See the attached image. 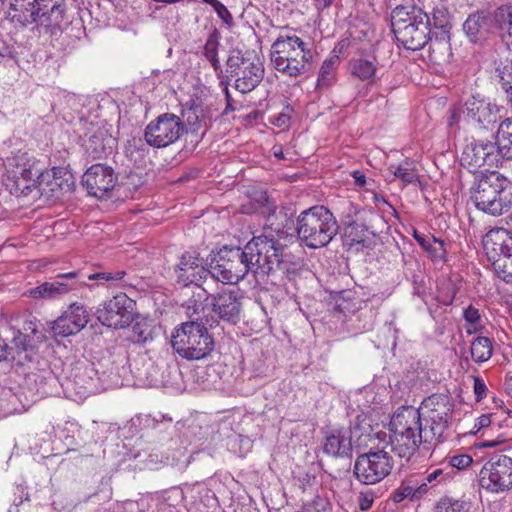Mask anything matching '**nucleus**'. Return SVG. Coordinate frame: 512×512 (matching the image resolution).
<instances>
[{
    "instance_id": "nucleus-21",
    "label": "nucleus",
    "mask_w": 512,
    "mask_h": 512,
    "mask_svg": "<svg viewBox=\"0 0 512 512\" xmlns=\"http://www.w3.org/2000/svg\"><path fill=\"white\" fill-rule=\"evenodd\" d=\"M175 277L178 285L187 287L191 284L198 286L209 276L206 263L201 265L196 254L185 252L175 267Z\"/></svg>"
},
{
    "instance_id": "nucleus-47",
    "label": "nucleus",
    "mask_w": 512,
    "mask_h": 512,
    "mask_svg": "<svg viewBox=\"0 0 512 512\" xmlns=\"http://www.w3.org/2000/svg\"><path fill=\"white\" fill-rule=\"evenodd\" d=\"M12 344L18 350V354L21 352H33L35 349V343L31 336L20 331L14 335Z\"/></svg>"
},
{
    "instance_id": "nucleus-27",
    "label": "nucleus",
    "mask_w": 512,
    "mask_h": 512,
    "mask_svg": "<svg viewBox=\"0 0 512 512\" xmlns=\"http://www.w3.org/2000/svg\"><path fill=\"white\" fill-rule=\"evenodd\" d=\"M429 60L437 65L448 63L452 56L448 31H441L435 38H428Z\"/></svg>"
},
{
    "instance_id": "nucleus-53",
    "label": "nucleus",
    "mask_w": 512,
    "mask_h": 512,
    "mask_svg": "<svg viewBox=\"0 0 512 512\" xmlns=\"http://www.w3.org/2000/svg\"><path fill=\"white\" fill-rule=\"evenodd\" d=\"M374 499L375 493L372 490L368 489L360 492L357 500L359 509L361 511L369 510L373 505Z\"/></svg>"
},
{
    "instance_id": "nucleus-2",
    "label": "nucleus",
    "mask_w": 512,
    "mask_h": 512,
    "mask_svg": "<svg viewBox=\"0 0 512 512\" xmlns=\"http://www.w3.org/2000/svg\"><path fill=\"white\" fill-rule=\"evenodd\" d=\"M242 249L247 258L249 272L255 277L288 270L290 255L286 252V246L272 235L254 236Z\"/></svg>"
},
{
    "instance_id": "nucleus-52",
    "label": "nucleus",
    "mask_w": 512,
    "mask_h": 512,
    "mask_svg": "<svg viewBox=\"0 0 512 512\" xmlns=\"http://www.w3.org/2000/svg\"><path fill=\"white\" fill-rule=\"evenodd\" d=\"M473 459L468 454H460L454 455L449 458L448 465L449 467H455L459 470L466 469L471 465Z\"/></svg>"
},
{
    "instance_id": "nucleus-29",
    "label": "nucleus",
    "mask_w": 512,
    "mask_h": 512,
    "mask_svg": "<svg viewBox=\"0 0 512 512\" xmlns=\"http://www.w3.org/2000/svg\"><path fill=\"white\" fill-rule=\"evenodd\" d=\"M413 237L433 261H445L447 250L443 240L431 234L419 233L417 230H414Z\"/></svg>"
},
{
    "instance_id": "nucleus-50",
    "label": "nucleus",
    "mask_w": 512,
    "mask_h": 512,
    "mask_svg": "<svg viewBox=\"0 0 512 512\" xmlns=\"http://www.w3.org/2000/svg\"><path fill=\"white\" fill-rule=\"evenodd\" d=\"M330 502L327 498L316 496L306 503L303 512H330Z\"/></svg>"
},
{
    "instance_id": "nucleus-10",
    "label": "nucleus",
    "mask_w": 512,
    "mask_h": 512,
    "mask_svg": "<svg viewBox=\"0 0 512 512\" xmlns=\"http://www.w3.org/2000/svg\"><path fill=\"white\" fill-rule=\"evenodd\" d=\"M483 249L495 274L512 283V232L505 228L489 230L482 240Z\"/></svg>"
},
{
    "instance_id": "nucleus-41",
    "label": "nucleus",
    "mask_w": 512,
    "mask_h": 512,
    "mask_svg": "<svg viewBox=\"0 0 512 512\" xmlns=\"http://www.w3.org/2000/svg\"><path fill=\"white\" fill-rule=\"evenodd\" d=\"M203 3L210 5L218 18L222 21L223 26L228 29H231L235 26V22L232 14L228 10V8L219 0H201Z\"/></svg>"
},
{
    "instance_id": "nucleus-20",
    "label": "nucleus",
    "mask_w": 512,
    "mask_h": 512,
    "mask_svg": "<svg viewBox=\"0 0 512 512\" xmlns=\"http://www.w3.org/2000/svg\"><path fill=\"white\" fill-rule=\"evenodd\" d=\"M243 295L238 288H223L212 294L210 308L221 319L237 324L241 319Z\"/></svg>"
},
{
    "instance_id": "nucleus-44",
    "label": "nucleus",
    "mask_w": 512,
    "mask_h": 512,
    "mask_svg": "<svg viewBox=\"0 0 512 512\" xmlns=\"http://www.w3.org/2000/svg\"><path fill=\"white\" fill-rule=\"evenodd\" d=\"M346 235L350 244H363L367 238V229L364 225L351 223L347 227Z\"/></svg>"
},
{
    "instance_id": "nucleus-23",
    "label": "nucleus",
    "mask_w": 512,
    "mask_h": 512,
    "mask_svg": "<svg viewBox=\"0 0 512 512\" xmlns=\"http://www.w3.org/2000/svg\"><path fill=\"white\" fill-rule=\"evenodd\" d=\"M88 319L84 306L73 303L53 322L51 327L53 335L67 337L77 334L87 325Z\"/></svg>"
},
{
    "instance_id": "nucleus-15",
    "label": "nucleus",
    "mask_w": 512,
    "mask_h": 512,
    "mask_svg": "<svg viewBox=\"0 0 512 512\" xmlns=\"http://www.w3.org/2000/svg\"><path fill=\"white\" fill-rule=\"evenodd\" d=\"M186 131L185 124L178 116L164 113L146 126L144 138L154 148H165L175 143Z\"/></svg>"
},
{
    "instance_id": "nucleus-25",
    "label": "nucleus",
    "mask_w": 512,
    "mask_h": 512,
    "mask_svg": "<svg viewBox=\"0 0 512 512\" xmlns=\"http://www.w3.org/2000/svg\"><path fill=\"white\" fill-rule=\"evenodd\" d=\"M380 45H377L370 56H361L352 58L349 61L350 73L361 81H372L378 67H383L384 63L379 58Z\"/></svg>"
},
{
    "instance_id": "nucleus-55",
    "label": "nucleus",
    "mask_w": 512,
    "mask_h": 512,
    "mask_svg": "<svg viewBox=\"0 0 512 512\" xmlns=\"http://www.w3.org/2000/svg\"><path fill=\"white\" fill-rule=\"evenodd\" d=\"M48 172L51 174V177L49 178V180L44 181L43 187L45 188V190L43 191V193H45L46 191L55 192L58 189H62V183L59 182L57 178V170L53 169L52 171Z\"/></svg>"
},
{
    "instance_id": "nucleus-12",
    "label": "nucleus",
    "mask_w": 512,
    "mask_h": 512,
    "mask_svg": "<svg viewBox=\"0 0 512 512\" xmlns=\"http://www.w3.org/2000/svg\"><path fill=\"white\" fill-rule=\"evenodd\" d=\"M27 16H20L21 26L36 24L51 35L62 32L68 25L65 0H32Z\"/></svg>"
},
{
    "instance_id": "nucleus-54",
    "label": "nucleus",
    "mask_w": 512,
    "mask_h": 512,
    "mask_svg": "<svg viewBox=\"0 0 512 512\" xmlns=\"http://www.w3.org/2000/svg\"><path fill=\"white\" fill-rule=\"evenodd\" d=\"M463 317L465 321L473 328L476 329V325L480 321V313L477 308L472 305H469L463 311Z\"/></svg>"
},
{
    "instance_id": "nucleus-61",
    "label": "nucleus",
    "mask_w": 512,
    "mask_h": 512,
    "mask_svg": "<svg viewBox=\"0 0 512 512\" xmlns=\"http://www.w3.org/2000/svg\"><path fill=\"white\" fill-rule=\"evenodd\" d=\"M0 57L5 58H14V50L10 46H8L5 42L0 40Z\"/></svg>"
},
{
    "instance_id": "nucleus-34",
    "label": "nucleus",
    "mask_w": 512,
    "mask_h": 512,
    "mask_svg": "<svg viewBox=\"0 0 512 512\" xmlns=\"http://www.w3.org/2000/svg\"><path fill=\"white\" fill-rule=\"evenodd\" d=\"M7 187L10 192L16 196H27L34 189H37L40 194H43L45 188L43 187L44 181H40L37 179H28L24 178H10L8 177Z\"/></svg>"
},
{
    "instance_id": "nucleus-3",
    "label": "nucleus",
    "mask_w": 512,
    "mask_h": 512,
    "mask_svg": "<svg viewBox=\"0 0 512 512\" xmlns=\"http://www.w3.org/2000/svg\"><path fill=\"white\" fill-rule=\"evenodd\" d=\"M270 60L278 72L296 78L312 70L313 52L300 37L281 35L271 46Z\"/></svg>"
},
{
    "instance_id": "nucleus-45",
    "label": "nucleus",
    "mask_w": 512,
    "mask_h": 512,
    "mask_svg": "<svg viewBox=\"0 0 512 512\" xmlns=\"http://www.w3.org/2000/svg\"><path fill=\"white\" fill-rule=\"evenodd\" d=\"M31 2L32 0H13V2L10 3V10L13 11V14L9 12L12 21L21 25L20 16H27V14H29L30 7L32 6Z\"/></svg>"
},
{
    "instance_id": "nucleus-58",
    "label": "nucleus",
    "mask_w": 512,
    "mask_h": 512,
    "mask_svg": "<svg viewBox=\"0 0 512 512\" xmlns=\"http://www.w3.org/2000/svg\"><path fill=\"white\" fill-rule=\"evenodd\" d=\"M444 470L441 468H437L429 473L424 479L431 485L435 486L436 483H439L443 478Z\"/></svg>"
},
{
    "instance_id": "nucleus-4",
    "label": "nucleus",
    "mask_w": 512,
    "mask_h": 512,
    "mask_svg": "<svg viewBox=\"0 0 512 512\" xmlns=\"http://www.w3.org/2000/svg\"><path fill=\"white\" fill-rule=\"evenodd\" d=\"M339 224L334 214L323 205L303 210L297 217L298 239L308 248L327 246L338 234Z\"/></svg>"
},
{
    "instance_id": "nucleus-19",
    "label": "nucleus",
    "mask_w": 512,
    "mask_h": 512,
    "mask_svg": "<svg viewBox=\"0 0 512 512\" xmlns=\"http://www.w3.org/2000/svg\"><path fill=\"white\" fill-rule=\"evenodd\" d=\"M131 310L132 300L125 294H119L105 302L103 307L97 310V318L107 327L120 329L132 322Z\"/></svg>"
},
{
    "instance_id": "nucleus-17",
    "label": "nucleus",
    "mask_w": 512,
    "mask_h": 512,
    "mask_svg": "<svg viewBox=\"0 0 512 512\" xmlns=\"http://www.w3.org/2000/svg\"><path fill=\"white\" fill-rule=\"evenodd\" d=\"M118 182V175L111 166L97 163L82 176V185L90 196L98 199L109 197Z\"/></svg>"
},
{
    "instance_id": "nucleus-38",
    "label": "nucleus",
    "mask_w": 512,
    "mask_h": 512,
    "mask_svg": "<svg viewBox=\"0 0 512 512\" xmlns=\"http://www.w3.org/2000/svg\"><path fill=\"white\" fill-rule=\"evenodd\" d=\"M492 341L488 337L479 336L471 343V356L476 363L488 361L492 356Z\"/></svg>"
},
{
    "instance_id": "nucleus-7",
    "label": "nucleus",
    "mask_w": 512,
    "mask_h": 512,
    "mask_svg": "<svg viewBox=\"0 0 512 512\" xmlns=\"http://www.w3.org/2000/svg\"><path fill=\"white\" fill-rule=\"evenodd\" d=\"M174 351L186 360H201L214 350V339L207 327L198 320L187 321L176 327L171 336Z\"/></svg>"
},
{
    "instance_id": "nucleus-42",
    "label": "nucleus",
    "mask_w": 512,
    "mask_h": 512,
    "mask_svg": "<svg viewBox=\"0 0 512 512\" xmlns=\"http://www.w3.org/2000/svg\"><path fill=\"white\" fill-rule=\"evenodd\" d=\"M456 294V285L452 281H445L438 288V294L436 298L440 304L449 306L453 303Z\"/></svg>"
},
{
    "instance_id": "nucleus-62",
    "label": "nucleus",
    "mask_w": 512,
    "mask_h": 512,
    "mask_svg": "<svg viewBox=\"0 0 512 512\" xmlns=\"http://www.w3.org/2000/svg\"><path fill=\"white\" fill-rule=\"evenodd\" d=\"M419 276L414 275L413 276V283H414V293L418 296H422L424 294V289L421 286V283L423 282V279H418Z\"/></svg>"
},
{
    "instance_id": "nucleus-22",
    "label": "nucleus",
    "mask_w": 512,
    "mask_h": 512,
    "mask_svg": "<svg viewBox=\"0 0 512 512\" xmlns=\"http://www.w3.org/2000/svg\"><path fill=\"white\" fill-rule=\"evenodd\" d=\"M78 271H70L56 275L53 281L44 282L29 290V296L36 299H58L76 288Z\"/></svg>"
},
{
    "instance_id": "nucleus-24",
    "label": "nucleus",
    "mask_w": 512,
    "mask_h": 512,
    "mask_svg": "<svg viewBox=\"0 0 512 512\" xmlns=\"http://www.w3.org/2000/svg\"><path fill=\"white\" fill-rule=\"evenodd\" d=\"M115 145L116 139L104 127L92 125L91 129H89L85 150L87 155L93 160L102 159L111 154Z\"/></svg>"
},
{
    "instance_id": "nucleus-57",
    "label": "nucleus",
    "mask_w": 512,
    "mask_h": 512,
    "mask_svg": "<svg viewBox=\"0 0 512 512\" xmlns=\"http://www.w3.org/2000/svg\"><path fill=\"white\" fill-rule=\"evenodd\" d=\"M486 384L480 378H474V393L476 396V400L480 401L486 396Z\"/></svg>"
},
{
    "instance_id": "nucleus-30",
    "label": "nucleus",
    "mask_w": 512,
    "mask_h": 512,
    "mask_svg": "<svg viewBox=\"0 0 512 512\" xmlns=\"http://www.w3.org/2000/svg\"><path fill=\"white\" fill-rule=\"evenodd\" d=\"M494 21L503 43L512 52V5L497 8Z\"/></svg>"
},
{
    "instance_id": "nucleus-33",
    "label": "nucleus",
    "mask_w": 512,
    "mask_h": 512,
    "mask_svg": "<svg viewBox=\"0 0 512 512\" xmlns=\"http://www.w3.org/2000/svg\"><path fill=\"white\" fill-rule=\"evenodd\" d=\"M496 138L499 142L500 153L503 159H512V117L500 122L496 131Z\"/></svg>"
},
{
    "instance_id": "nucleus-49",
    "label": "nucleus",
    "mask_w": 512,
    "mask_h": 512,
    "mask_svg": "<svg viewBox=\"0 0 512 512\" xmlns=\"http://www.w3.org/2000/svg\"><path fill=\"white\" fill-rule=\"evenodd\" d=\"M392 499L396 503H400L405 499L410 501H416L415 492L413 491V485L410 483L401 484L392 495Z\"/></svg>"
},
{
    "instance_id": "nucleus-31",
    "label": "nucleus",
    "mask_w": 512,
    "mask_h": 512,
    "mask_svg": "<svg viewBox=\"0 0 512 512\" xmlns=\"http://www.w3.org/2000/svg\"><path fill=\"white\" fill-rule=\"evenodd\" d=\"M388 171L394 176L395 179H399L404 187L407 185L416 184L419 181L416 164L410 159H406L397 165L391 164L388 167Z\"/></svg>"
},
{
    "instance_id": "nucleus-5",
    "label": "nucleus",
    "mask_w": 512,
    "mask_h": 512,
    "mask_svg": "<svg viewBox=\"0 0 512 512\" xmlns=\"http://www.w3.org/2000/svg\"><path fill=\"white\" fill-rule=\"evenodd\" d=\"M391 26L399 43L408 50H420L428 43L431 21L422 9L398 6L391 14Z\"/></svg>"
},
{
    "instance_id": "nucleus-46",
    "label": "nucleus",
    "mask_w": 512,
    "mask_h": 512,
    "mask_svg": "<svg viewBox=\"0 0 512 512\" xmlns=\"http://www.w3.org/2000/svg\"><path fill=\"white\" fill-rule=\"evenodd\" d=\"M130 339L134 343L144 344L152 339L151 330L145 323H135L132 326Z\"/></svg>"
},
{
    "instance_id": "nucleus-1",
    "label": "nucleus",
    "mask_w": 512,
    "mask_h": 512,
    "mask_svg": "<svg viewBox=\"0 0 512 512\" xmlns=\"http://www.w3.org/2000/svg\"><path fill=\"white\" fill-rule=\"evenodd\" d=\"M420 416L412 406L400 407L390 421L389 440L384 448L408 461L418 450L420 444L438 442L435 438H425L427 431L420 425Z\"/></svg>"
},
{
    "instance_id": "nucleus-9",
    "label": "nucleus",
    "mask_w": 512,
    "mask_h": 512,
    "mask_svg": "<svg viewBox=\"0 0 512 512\" xmlns=\"http://www.w3.org/2000/svg\"><path fill=\"white\" fill-rule=\"evenodd\" d=\"M451 397L444 393H435L425 398L415 411L420 416V425L427 431L425 438L432 437L441 442L444 439L453 413Z\"/></svg>"
},
{
    "instance_id": "nucleus-40",
    "label": "nucleus",
    "mask_w": 512,
    "mask_h": 512,
    "mask_svg": "<svg viewBox=\"0 0 512 512\" xmlns=\"http://www.w3.org/2000/svg\"><path fill=\"white\" fill-rule=\"evenodd\" d=\"M202 112L203 109L200 106H191L183 110L182 115L191 132H197L205 121Z\"/></svg>"
},
{
    "instance_id": "nucleus-13",
    "label": "nucleus",
    "mask_w": 512,
    "mask_h": 512,
    "mask_svg": "<svg viewBox=\"0 0 512 512\" xmlns=\"http://www.w3.org/2000/svg\"><path fill=\"white\" fill-rule=\"evenodd\" d=\"M227 71L235 78V89L246 94L254 90L264 77L260 59L244 57L239 50L232 51L227 59Z\"/></svg>"
},
{
    "instance_id": "nucleus-11",
    "label": "nucleus",
    "mask_w": 512,
    "mask_h": 512,
    "mask_svg": "<svg viewBox=\"0 0 512 512\" xmlns=\"http://www.w3.org/2000/svg\"><path fill=\"white\" fill-rule=\"evenodd\" d=\"M394 466L395 460L390 451L386 450L384 446L382 448L375 447L357 456L353 474L360 483L373 485L386 478Z\"/></svg>"
},
{
    "instance_id": "nucleus-28",
    "label": "nucleus",
    "mask_w": 512,
    "mask_h": 512,
    "mask_svg": "<svg viewBox=\"0 0 512 512\" xmlns=\"http://www.w3.org/2000/svg\"><path fill=\"white\" fill-rule=\"evenodd\" d=\"M463 30L473 43H480L489 33V19L481 13L470 15L463 24Z\"/></svg>"
},
{
    "instance_id": "nucleus-32",
    "label": "nucleus",
    "mask_w": 512,
    "mask_h": 512,
    "mask_svg": "<svg viewBox=\"0 0 512 512\" xmlns=\"http://www.w3.org/2000/svg\"><path fill=\"white\" fill-rule=\"evenodd\" d=\"M10 178H24L25 180L37 179L40 181L49 180L51 174L49 172H44L40 167H38L35 162H24L23 164L16 163L15 167L9 172Z\"/></svg>"
},
{
    "instance_id": "nucleus-48",
    "label": "nucleus",
    "mask_w": 512,
    "mask_h": 512,
    "mask_svg": "<svg viewBox=\"0 0 512 512\" xmlns=\"http://www.w3.org/2000/svg\"><path fill=\"white\" fill-rule=\"evenodd\" d=\"M219 79V86L221 87L223 93H224V96H225V100H226V107L224 108L223 110V115H228L229 113L231 112H234L236 110V106H235V102L230 94V91H229V83H230V80L228 78V76H224L222 75L221 78H218Z\"/></svg>"
},
{
    "instance_id": "nucleus-16",
    "label": "nucleus",
    "mask_w": 512,
    "mask_h": 512,
    "mask_svg": "<svg viewBox=\"0 0 512 512\" xmlns=\"http://www.w3.org/2000/svg\"><path fill=\"white\" fill-rule=\"evenodd\" d=\"M499 142L473 141L463 150L461 162L472 169L487 166L488 168L499 167L503 163V156L500 153Z\"/></svg>"
},
{
    "instance_id": "nucleus-63",
    "label": "nucleus",
    "mask_w": 512,
    "mask_h": 512,
    "mask_svg": "<svg viewBox=\"0 0 512 512\" xmlns=\"http://www.w3.org/2000/svg\"><path fill=\"white\" fill-rule=\"evenodd\" d=\"M334 0H314V5L318 10H323L332 5Z\"/></svg>"
},
{
    "instance_id": "nucleus-59",
    "label": "nucleus",
    "mask_w": 512,
    "mask_h": 512,
    "mask_svg": "<svg viewBox=\"0 0 512 512\" xmlns=\"http://www.w3.org/2000/svg\"><path fill=\"white\" fill-rule=\"evenodd\" d=\"M412 485L413 491L415 492V498L416 500H419L428 492V486L430 484L424 479L422 483H416Z\"/></svg>"
},
{
    "instance_id": "nucleus-18",
    "label": "nucleus",
    "mask_w": 512,
    "mask_h": 512,
    "mask_svg": "<svg viewBox=\"0 0 512 512\" xmlns=\"http://www.w3.org/2000/svg\"><path fill=\"white\" fill-rule=\"evenodd\" d=\"M503 107L479 94L469 97L464 104L465 117L483 129L493 127L500 119Z\"/></svg>"
},
{
    "instance_id": "nucleus-56",
    "label": "nucleus",
    "mask_w": 512,
    "mask_h": 512,
    "mask_svg": "<svg viewBox=\"0 0 512 512\" xmlns=\"http://www.w3.org/2000/svg\"><path fill=\"white\" fill-rule=\"evenodd\" d=\"M433 25L435 28H440L441 31H447L446 28L448 26V20L442 11L438 10L434 12Z\"/></svg>"
},
{
    "instance_id": "nucleus-8",
    "label": "nucleus",
    "mask_w": 512,
    "mask_h": 512,
    "mask_svg": "<svg viewBox=\"0 0 512 512\" xmlns=\"http://www.w3.org/2000/svg\"><path fill=\"white\" fill-rule=\"evenodd\" d=\"M247 258L239 246L225 245L211 251L206 259L209 276L223 284H237L250 273Z\"/></svg>"
},
{
    "instance_id": "nucleus-39",
    "label": "nucleus",
    "mask_w": 512,
    "mask_h": 512,
    "mask_svg": "<svg viewBox=\"0 0 512 512\" xmlns=\"http://www.w3.org/2000/svg\"><path fill=\"white\" fill-rule=\"evenodd\" d=\"M495 78L505 92L508 86H512V60L505 59L499 62L495 69Z\"/></svg>"
},
{
    "instance_id": "nucleus-51",
    "label": "nucleus",
    "mask_w": 512,
    "mask_h": 512,
    "mask_svg": "<svg viewBox=\"0 0 512 512\" xmlns=\"http://www.w3.org/2000/svg\"><path fill=\"white\" fill-rule=\"evenodd\" d=\"M126 275L124 270L114 272H97L88 276L89 280L116 282L122 280Z\"/></svg>"
},
{
    "instance_id": "nucleus-6",
    "label": "nucleus",
    "mask_w": 512,
    "mask_h": 512,
    "mask_svg": "<svg viewBox=\"0 0 512 512\" xmlns=\"http://www.w3.org/2000/svg\"><path fill=\"white\" fill-rule=\"evenodd\" d=\"M471 200L489 215H502L512 209V184L496 172L481 176L471 188Z\"/></svg>"
},
{
    "instance_id": "nucleus-43",
    "label": "nucleus",
    "mask_w": 512,
    "mask_h": 512,
    "mask_svg": "<svg viewBox=\"0 0 512 512\" xmlns=\"http://www.w3.org/2000/svg\"><path fill=\"white\" fill-rule=\"evenodd\" d=\"M468 510L469 504L466 501L445 498L438 503L436 512H468Z\"/></svg>"
},
{
    "instance_id": "nucleus-26",
    "label": "nucleus",
    "mask_w": 512,
    "mask_h": 512,
    "mask_svg": "<svg viewBox=\"0 0 512 512\" xmlns=\"http://www.w3.org/2000/svg\"><path fill=\"white\" fill-rule=\"evenodd\" d=\"M323 452L336 458L352 457L353 446L349 430H335L326 436L323 443Z\"/></svg>"
},
{
    "instance_id": "nucleus-36",
    "label": "nucleus",
    "mask_w": 512,
    "mask_h": 512,
    "mask_svg": "<svg viewBox=\"0 0 512 512\" xmlns=\"http://www.w3.org/2000/svg\"><path fill=\"white\" fill-rule=\"evenodd\" d=\"M340 63L338 56L334 55L325 59L319 69L317 88L330 87L335 80L336 70Z\"/></svg>"
},
{
    "instance_id": "nucleus-14",
    "label": "nucleus",
    "mask_w": 512,
    "mask_h": 512,
    "mask_svg": "<svg viewBox=\"0 0 512 512\" xmlns=\"http://www.w3.org/2000/svg\"><path fill=\"white\" fill-rule=\"evenodd\" d=\"M479 486L489 493L501 494L512 489V458L491 457L479 472Z\"/></svg>"
},
{
    "instance_id": "nucleus-60",
    "label": "nucleus",
    "mask_w": 512,
    "mask_h": 512,
    "mask_svg": "<svg viewBox=\"0 0 512 512\" xmlns=\"http://www.w3.org/2000/svg\"><path fill=\"white\" fill-rule=\"evenodd\" d=\"M351 176L355 180V184L358 187H364L366 185V176L362 171L354 170L351 172Z\"/></svg>"
},
{
    "instance_id": "nucleus-37",
    "label": "nucleus",
    "mask_w": 512,
    "mask_h": 512,
    "mask_svg": "<svg viewBox=\"0 0 512 512\" xmlns=\"http://www.w3.org/2000/svg\"><path fill=\"white\" fill-rule=\"evenodd\" d=\"M197 291L186 302L187 314L191 317L194 314H199L204 311L206 307H210L212 294L208 293L206 289L201 288L200 284Z\"/></svg>"
},
{
    "instance_id": "nucleus-64",
    "label": "nucleus",
    "mask_w": 512,
    "mask_h": 512,
    "mask_svg": "<svg viewBox=\"0 0 512 512\" xmlns=\"http://www.w3.org/2000/svg\"><path fill=\"white\" fill-rule=\"evenodd\" d=\"M504 387L508 395L512 398V376L506 378Z\"/></svg>"
},
{
    "instance_id": "nucleus-35",
    "label": "nucleus",
    "mask_w": 512,
    "mask_h": 512,
    "mask_svg": "<svg viewBox=\"0 0 512 512\" xmlns=\"http://www.w3.org/2000/svg\"><path fill=\"white\" fill-rule=\"evenodd\" d=\"M219 45V33L215 29L206 40L203 48V55L210 62L217 78H221L223 75V70L218 57Z\"/></svg>"
}]
</instances>
